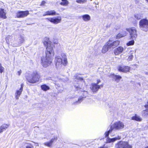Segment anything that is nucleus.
Returning <instances> with one entry per match:
<instances>
[{
  "instance_id": "54",
  "label": "nucleus",
  "mask_w": 148,
  "mask_h": 148,
  "mask_svg": "<svg viewBox=\"0 0 148 148\" xmlns=\"http://www.w3.org/2000/svg\"><path fill=\"white\" fill-rule=\"evenodd\" d=\"M146 1L148 2V0H146Z\"/></svg>"
},
{
  "instance_id": "44",
  "label": "nucleus",
  "mask_w": 148,
  "mask_h": 148,
  "mask_svg": "<svg viewBox=\"0 0 148 148\" xmlns=\"http://www.w3.org/2000/svg\"><path fill=\"white\" fill-rule=\"evenodd\" d=\"M48 14V13H47V12H45V14H44L43 15V16H46V15H48V14Z\"/></svg>"
},
{
  "instance_id": "33",
  "label": "nucleus",
  "mask_w": 148,
  "mask_h": 148,
  "mask_svg": "<svg viewBox=\"0 0 148 148\" xmlns=\"http://www.w3.org/2000/svg\"><path fill=\"white\" fill-rule=\"evenodd\" d=\"M4 68L2 66L1 64L0 63V73H2L3 71Z\"/></svg>"
},
{
  "instance_id": "17",
  "label": "nucleus",
  "mask_w": 148,
  "mask_h": 148,
  "mask_svg": "<svg viewBox=\"0 0 148 148\" xmlns=\"http://www.w3.org/2000/svg\"><path fill=\"white\" fill-rule=\"evenodd\" d=\"M123 50V48L121 47H119L116 49L114 51V53L115 55H117L122 53Z\"/></svg>"
},
{
  "instance_id": "24",
  "label": "nucleus",
  "mask_w": 148,
  "mask_h": 148,
  "mask_svg": "<svg viewBox=\"0 0 148 148\" xmlns=\"http://www.w3.org/2000/svg\"><path fill=\"white\" fill-rule=\"evenodd\" d=\"M48 15H58V14L56 13V12L54 10H51L47 11Z\"/></svg>"
},
{
  "instance_id": "42",
  "label": "nucleus",
  "mask_w": 148,
  "mask_h": 148,
  "mask_svg": "<svg viewBox=\"0 0 148 148\" xmlns=\"http://www.w3.org/2000/svg\"><path fill=\"white\" fill-rule=\"evenodd\" d=\"M18 75H21V70H20L19 71H18Z\"/></svg>"
},
{
  "instance_id": "49",
  "label": "nucleus",
  "mask_w": 148,
  "mask_h": 148,
  "mask_svg": "<svg viewBox=\"0 0 148 148\" xmlns=\"http://www.w3.org/2000/svg\"><path fill=\"white\" fill-rule=\"evenodd\" d=\"M68 80V79L67 78L65 80H64V82H67Z\"/></svg>"
},
{
  "instance_id": "31",
  "label": "nucleus",
  "mask_w": 148,
  "mask_h": 148,
  "mask_svg": "<svg viewBox=\"0 0 148 148\" xmlns=\"http://www.w3.org/2000/svg\"><path fill=\"white\" fill-rule=\"evenodd\" d=\"M19 40L20 44L22 43L24 40V37L23 36H21L19 38Z\"/></svg>"
},
{
  "instance_id": "52",
  "label": "nucleus",
  "mask_w": 148,
  "mask_h": 148,
  "mask_svg": "<svg viewBox=\"0 0 148 148\" xmlns=\"http://www.w3.org/2000/svg\"><path fill=\"white\" fill-rule=\"evenodd\" d=\"M57 86H58V84H56Z\"/></svg>"
},
{
  "instance_id": "13",
  "label": "nucleus",
  "mask_w": 148,
  "mask_h": 148,
  "mask_svg": "<svg viewBox=\"0 0 148 148\" xmlns=\"http://www.w3.org/2000/svg\"><path fill=\"white\" fill-rule=\"evenodd\" d=\"M126 31V29L123 30L121 32L117 34L116 36V39H118L121 37L126 36L127 34Z\"/></svg>"
},
{
  "instance_id": "40",
  "label": "nucleus",
  "mask_w": 148,
  "mask_h": 148,
  "mask_svg": "<svg viewBox=\"0 0 148 148\" xmlns=\"http://www.w3.org/2000/svg\"><path fill=\"white\" fill-rule=\"evenodd\" d=\"M23 84H21V87L20 89L23 90Z\"/></svg>"
},
{
  "instance_id": "48",
  "label": "nucleus",
  "mask_w": 148,
  "mask_h": 148,
  "mask_svg": "<svg viewBox=\"0 0 148 148\" xmlns=\"http://www.w3.org/2000/svg\"><path fill=\"white\" fill-rule=\"evenodd\" d=\"M98 148H107V147H104V146Z\"/></svg>"
},
{
  "instance_id": "23",
  "label": "nucleus",
  "mask_w": 148,
  "mask_h": 148,
  "mask_svg": "<svg viewBox=\"0 0 148 148\" xmlns=\"http://www.w3.org/2000/svg\"><path fill=\"white\" fill-rule=\"evenodd\" d=\"M23 90L19 89V90H17L16 91L15 95H16V99H18L19 98V97L20 95L21 94V92Z\"/></svg>"
},
{
  "instance_id": "1",
  "label": "nucleus",
  "mask_w": 148,
  "mask_h": 148,
  "mask_svg": "<svg viewBox=\"0 0 148 148\" xmlns=\"http://www.w3.org/2000/svg\"><path fill=\"white\" fill-rule=\"evenodd\" d=\"M43 43L47 47L45 51L46 56L42 58L41 63L44 67H46L51 65L52 62V58L54 54L53 48V45L48 38H46Z\"/></svg>"
},
{
  "instance_id": "12",
  "label": "nucleus",
  "mask_w": 148,
  "mask_h": 148,
  "mask_svg": "<svg viewBox=\"0 0 148 148\" xmlns=\"http://www.w3.org/2000/svg\"><path fill=\"white\" fill-rule=\"evenodd\" d=\"M118 70L120 71L126 72L129 71L130 67L128 66H119Z\"/></svg>"
},
{
  "instance_id": "8",
  "label": "nucleus",
  "mask_w": 148,
  "mask_h": 148,
  "mask_svg": "<svg viewBox=\"0 0 148 148\" xmlns=\"http://www.w3.org/2000/svg\"><path fill=\"white\" fill-rule=\"evenodd\" d=\"M103 86V85L102 84L101 85H97L95 83H93L91 84L90 88L92 92L93 93H96L101 87H102Z\"/></svg>"
},
{
  "instance_id": "28",
  "label": "nucleus",
  "mask_w": 148,
  "mask_h": 148,
  "mask_svg": "<svg viewBox=\"0 0 148 148\" xmlns=\"http://www.w3.org/2000/svg\"><path fill=\"white\" fill-rule=\"evenodd\" d=\"M113 130L111 129V127H110V129L108 131L106 132L105 133V137H108L109 134Z\"/></svg>"
},
{
  "instance_id": "36",
  "label": "nucleus",
  "mask_w": 148,
  "mask_h": 148,
  "mask_svg": "<svg viewBox=\"0 0 148 148\" xmlns=\"http://www.w3.org/2000/svg\"><path fill=\"white\" fill-rule=\"evenodd\" d=\"M133 58V56L132 55H131L129 56L128 60H131Z\"/></svg>"
},
{
  "instance_id": "37",
  "label": "nucleus",
  "mask_w": 148,
  "mask_h": 148,
  "mask_svg": "<svg viewBox=\"0 0 148 148\" xmlns=\"http://www.w3.org/2000/svg\"><path fill=\"white\" fill-rule=\"evenodd\" d=\"M74 84L75 87L76 88V89H77V90H78L80 88V87L78 84H75V83H74Z\"/></svg>"
},
{
  "instance_id": "29",
  "label": "nucleus",
  "mask_w": 148,
  "mask_h": 148,
  "mask_svg": "<svg viewBox=\"0 0 148 148\" xmlns=\"http://www.w3.org/2000/svg\"><path fill=\"white\" fill-rule=\"evenodd\" d=\"M62 2L60 3V4L62 5H67L68 3V2L67 0H62Z\"/></svg>"
},
{
  "instance_id": "51",
  "label": "nucleus",
  "mask_w": 148,
  "mask_h": 148,
  "mask_svg": "<svg viewBox=\"0 0 148 148\" xmlns=\"http://www.w3.org/2000/svg\"><path fill=\"white\" fill-rule=\"evenodd\" d=\"M148 148V146L147 147H145V148Z\"/></svg>"
},
{
  "instance_id": "53",
  "label": "nucleus",
  "mask_w": 148,
  "mask_h": 148,
  "mask_svg": "<svg viewBox=\"0 0 148 148\" xmlns=\"http://www.w3.org/2000/svg\"><path fill=\"white\" fill-rule=\"evenodd\" d=\"M146 74H148V73H146Z\"/></svg>"
},
{
  "instance_id": "22",
  "label": "nucleus",
  "mask_w": 148,
  "mask_h": 148,
  "mask_svg": "<svg viewBox=\"0 0 148 148\" xmlns=\"http://www.w3.org/2000/svg\"><path fill=\"white\" fill-rule=\"evenodd\" d=\"M41 89L44 91H46L50 89L49 87L46 84L41 85Z\"/></svg>"
},
{
  "instance_id": "47",
  "label": "nucleus",
  "mask_w": 148,
  "mask_h": 148,
  "mask_svg": "<svg viewBox=\"0 0 148 148\" xmlns=\"http://www.w3.org/2000/svg\"><path fill=\"white\" fill-rule=\"evenodd\" d=\"M35 143V145H36V146H39V145H38V143Z\"/></svg>"
},
{
  "instance_id": "4",
  "label": "nucleus",
  "mask_w": 148,
  "mask_h": 148,
  "mask_svg": "<svg viewBox=\"0 0 148 148\" xmlns=\"http://www.w3.org/2000/svg\"><path fill=\"white\" fill-rule=\"evenodd\" d=\"M140 29L144 32L148 31V20L147 18H143L140 20L139 23Z\"/></svg>"
},
{
  "instance_id": "7",
  "label": "nucleus",
  "mask_w": 148,
  "mask_h": 148,
  "mask_svg": "<svg viewBox=\"0 0 148 148\" xmlns=\"http://www.w3.org/2000/svg\"><path fill=\"white\" fill-rule=\"evenodd\" d=\"M127 31L129 32L131 38L132 39H135L137 37V34L136 33V30L135 28L132 27L131 28H126Z\"/></svg>"
},
{
  "instance_id": "21",
  "label": "nucleus",
  "mask_w": 148,
  "mask_h": 148,
  "mask_svg": "<svg viewBox=\"0 0 148 148\" xmlns=\"http://www.w3.org/2000/svg\"><path fill=\"white\" fill-rule=\"evenodd\" d=\"M132 119L138 121H142V118L139 116H137L136 114H135L134 116L132 117Z\"/></svg>"
},
{
  "instance_id": "16",
  "label": "nucleus",
  "mask_w": 148,
  "mask_h": 148,
  "mask_svg": "<svg viewBox=\"0 0 148 148\" xmlns=\"http://www.w3.org/2000/svg\"><path fill=\"white\" fill-rule=\"evenodd\" d=\"M57 139V138H52L49 142L44 143V145L46 146L51 147L54 140H56Z\"/></svg>"
},
{
  "instance_id": "32",
  "label": "nucleus",
  "mask_w": 148,
  "mask_h": 148,
  "mask_svg": "<svg viewBox=\"0 0 148 148\" xmlns=\"http://www.w3.org/2000/svg\"><path fill=\"white\" fill-rule=\"evenodd\" d=\"M86 0H77L76 2L78 3L81 4L86 2Z\"/></svg>"
},
{
  "instance_id": "14",
  "label": "nucleus",
  "mask_w": 148,
  "mask_h": 148,
  "mask_svg": "<svg viewBox=\"0 0 148 148\" xmlns=\"http://www.w3.org/2000/svg\"><path fill=\"white\" fill-rule=\"evenodd\" d=\"M121 138V137L120 136H118L116 137L110 138L109 137L107 138V142L108 143H110L111 142H114L115 141L117 140H120Z\"/></svg>"
},
{
  "instance_id": "46",
  "label": "nucleus",
  "mask_w": 148,
  "mask_h": 148,
  "mask_svg": "<svg viewBox=\"0 0 148 148\" xmlns=\"http://www.w3.org/2000/svg\"><path fill=\"white\" fill-rule=\"evenodd\" d=\"M3 131V130H2L1 127H0V133H1Z\"/></svg>"
},
{
  "instance_id": "9",
  "label": "nucleus",
  "mask_w": 148,
  "mask_h": 148,
  "mask_svg": "<svg viewBox=\"0 0 148 148\" xmlns=\"http://www.w3.org/2000/svg\"><path fill=\"white\" fill-rule=\"evenodd\" d=\"M29 14L28 10L19 11L16 13V16L18 18H22L27 16Z\"/></svg>"
},
{
  "instance_id": "5",
  "label": "nucleus",
  "mask_w": 148,
  "mask_h": 148,
  "mask_svg": "<svg viewBox=\"0 0 148 148\" xmlns=\"http://www.w3.org/2000/svg\"><path fill=\"white\" fill-rule=\"evenodd\" d=\"M110 127L113 130H119L123 128L124 127V125L123 123L119 121L112 124Z\"/></svg>"
},
{
  "instance_id": "26",
  "label": "nucleus",
  "mask_w": 148,
  "mask_h": 148,
  "mask_svg": "<svg viewBox=\"0 0 148 148\" xmlns=\"http://www.w3.org/2000/svg\"><path fill=\"white\" fill-rule=\"evenodd\" d=\"M135 18L139 20L142 17V15L141 14H135L134 15Z\"/></svg>"
},
{
  "instance_id": "19",
  "label": "nucleus",
  "mask_w": 148,
  "mask_h": 148,
  "mask_svg": "<svg viewBox=\"0 0 148 148\" xmlns=\"http://www.w3.org/2000/svg\"><path fill=\"white\" fill-rule=\"evenodd\" d=\"M109 45H108V42L106 45H104L102 49V52L103 53H105L110 48H111Z\"/></svg>"
},
{
  "instance_id": "45",
  "label": "nucleus",
  "mask_w": 148,
  "mask_h": 148,
  "mask_svg": "<svg viewBox=\"0 0 148 148\" xmlns=\"http://www.w3.org/2000/svg\"><path fill=\"white\" fill-rule=\"evenodd\" d=\"M26 148H32L30 146L27 145L26 147Z\"/></svg>"
},
{
  "instance_id": "34",
  "label": "nucleus",
  "mask_w": 148,
  "mask_h": 148,
  "mask_svg": "<svg viewBox=\"0 0 148 148\" xmlns=\"http://www.w3.org/2000/svg\"><path fill=\"white\" fill-rule=\"evenodd\" d=\"M83 95L84 97H85L86 96H87L88 95V94L87 91H84L83 93Z\"/></svg>"
},
{
  "instance_id": "15",
  "label": "nucleus",
  "mask_w": 148,
  "mask_h": 148,
  "mask_svg": "<svg viewBox=\"0 0 148 148\" xmlns=\"http://www.w3.org/2000/svg\"><path fill=\"white\" fill-rule=\"evenodd\" d=\"M110 77L112 78L114 80L117 82H119L120 79L121 78V77L120 76L115 75L114 74L110 75Z\"/></svg>"
},
{
  "instance_id": "3",
  "label": "nucleus",
  "mask_w": 148,
  "mask_h": 148,
  "mask_svg": "<svg viewBox=\"0 0 148 148\" xmlns=\"http://www.w3.org/2000/svg\"><path fill=\"white\" fill-rule=\"evenodd\" d=\"M40 78V75L36 71H34L27 78V81L30 83L34 84L38 82Z\"/></svg>"
},
{
  "instance_id": "6",
  "label": "nucleus",
  "mask_w": 148,
  "mask_h": 148,
  "mask_svg": "<svg viewBox=\"0 0 148 148\" xmlns=\"http://www.w3.org/2000/svg\"><path fill=\"white\" fill-rule=\"evenodd\" d=\"M116 148H132V145L129 144L127 142L120 141L115 145Z\"/></svg>"
},
{
  "instance_id": "25",
  "label": "nucleus",
  "mask_w": 148,
  "mask_h": 148,
  "mask_svg": "<svg viewBox=\"0 0 148 148\" xmlns=\"http://www.w3.org/2000/svg\"><path fill=\"white\" fill-rule=\"evenodd\" d=\"M83 97H80L79 98L77 101H76L75 102L73 103V104H77L80 103L83 100Z\"/></svg>"
},
{
  "instance_id": "10",
  "label": "nucleus",
  "mask_w": 148,
  "mask_h": 148,
  "mask_svg": "<svg viewBox=\"0 0 148 148\" xmlns=\"http://www.w3.org/2000/svg\"><path fill=\"white\" fill-rule=\"evenodd\" d=\"M46 19L54 24H57L61 22L62 18L61 16H58L54 18H47Z\"/></svg>"
},
{
  "instance_id": "27",
  "label": "nucleus",
  "mask_w": 148,
  "mask_h": 148,
  "mask_svg": "<svg viewBox=\"0 0 148 148\" xmlns=\"http://www.w3.org/2000/svg\"><path fill=\"white\" fill-rule=\"evenodd\" d=\"M9 126V125L7 124H3L0 127L3 131L7 128Z\"/></svg>"
},
{
  "instance_id": "50",
  "label": "nucleus",
  "mask_w": 148,
  "mask_h": 148,
  "mask_svg": "<svg viewBox=\"0 0 148 148\" xmlns=\"http://www.w3.org/2000/svg\"><path fill=\"white\" fill-rule=\"evenodd\" d=\"M63 91V89H62V90H60L59 91H60V92H62V91Z\"/></svg>"
},
{
  "instance_id": "30",
  "label": "nucleus",
  "mask_w": 148,
  "mask_h": 148,
  "mask_svg": "<svg viewBox=\"0 0 148 148\" xmlns=\"http://www.w3.org/2000/svg\"><path fill=\"white\" fill-rule=\"evenodd\" d=\"M134 40H132L129 41V42L127 43L126 45L127 46L132 45H134Z\"/></svg>"
},
{
  "instance_id": "39",
  "label": "nucleus",
  "mask_w": 148,
  "mask_h": 148,
  "mask_svg": "<svg viewBox=\"0 0 148 148\" xmlns=\"http://www.w3.org/2000/svg\"><path fill=\"white\" fill-rule=\"evenodd\" d=\"M100 80L99 79H98L97 80V83H95V84H97V85H98V84L100 82Z\"/></svg>"
},
{
  "instance_id": "18",
  "label": "nucleus",
  "mask_w": 148,
  "mask_h": 148,
  "mask_svg": "<svg viewBox=\"0 0 148 148\" xmlns=\"http://www.w3.org/2000/svg\"><path fill=\"white\" fill-rule=\"evenodd\" d=\"M0 17L4 19L6 18L5 11L3 9H0Z\"/></svg>"
},
{
  "instance_id": "35",
  "label": "nucleus",
  "mask_w": 148,
  "mask_h": 148,
  "mask_svg": "<svg viewBox=\"0 0 148 148\" xmlns=\"http://www.w3.org/2000/svg\"><path fill=\"white\" fill-rule=\"evenodd\" d=\"M75 79L79 80H83V79L82 77H78V76H76Z\"/></svg>"
},
{
  "instance_id": "20",
  "label": "nucleus",
  "mask_w": 148,
  "mask_h": 148,
  "mask_svg": "<svg viewBox=\"0 0 148 148\" xmlns=\"http://www.w3.org/2000/svg\"><path fill=\"white\" fill-rule=\"evenodd\" d=\"M82 19L85 21H89L90 19V16L88 14H86L82 16Z\"/></svg>"
},
{
  "instance_id": "2",
  "label": "nucleus",
  "mask_w": 148,
  "mask_h": 148,
  "mask_svg": "<svg viewBox=\"0 0 148 148\" xmlns=\"http://www.w3.org/2000/svg\"><path fill=\"white\" fill-rule=\"evenodd\" d=\"M61 56L62 58L58 55H56L55 57L54 61L56 67L58 69L61 67L62 65L64 66H66L68 63L67 57L66 54L64 53H62Z\"/></svg>"
},
{
  "instance_id": "41",
  "label": "nucleus",
  "mask_w": 148,
  "mask_h": 148,
  "mask_svg": "<svg viewBox=\"0 0 148 148\" xmlns=\"http://www.w3.org/2000/svg\"><path fill=\"white\" fill-rule=\"evenodd\" d=\"M45 3V2L44 1H43L42 2L41 4L40 5H44V4Z\"/></svg>"
},
{
  "instance_id": "38",
  "label": "nucleus",
  "mask_w": 148,
  "mask_h": 148,
  "mask_svg": "<svg viewBox=\"0 0 148 148\" xmlns=\"http://www.w3.org/2000/svg\"><path fill=\"white\" fill-rule=\"evenodd\" d=\"M93 65V64L92 63H90L88 64V66L89 67H91Z\"/></svg>"
},
{
  "instance_id": "11",
  "label": "nucleus",
  "mask_w": 148,
  "mask_h": 148,
  "mask_svg": "<svg viewBox=\"0 0 148 148\" xmlns=\"http://www.w3.org/2000/svg\"><path fill=\"white\" fill-rule=\"evenodd\" d=\"M119 43L120 42L119 40H116L112 42L111 41H109L108 42V45H109L111 48L113 49L119 45Z\"/></svg>"
},
{
  "instance_id": "43",
  "label": "nucleus",
  "mask_w": 148,
  "mask_h": 148,
  "mask_svg": "<svg viewBox=\"0 0 148 148\" xmlns=\"http://www.w3.org/2000/svg\"><path fill=\"white\" fill-rule=\"evenodd\" d=\"M48 14V13H47V12H45V14H44L43 15V16H46V15H48V14Z\"/></svg>"
}]
</instances>
